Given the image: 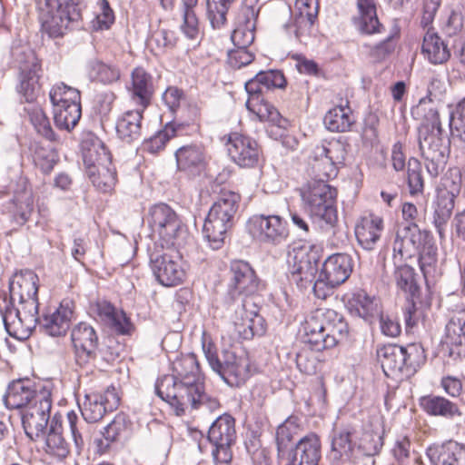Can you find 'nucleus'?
<instances>
[{
    "instance_id": "1",
    "label": "nucleus",
    "mask_w": 465,
    "mask_h": 465,
    "mask_svg": "<svg viewBox=\"0 0 465 465\" xmlns=\"http://www.w3.org/2000/svg\"><path fill=\"white\" fill-rule=\"evenodd\" d=\"M155 392L174 410L177 416L193 411L212 413L221 407L216 397L205 392L199 363L193 353L173 361V373L156 381Z\"/></svg>"
},
{
    "instance_id": "2",
    "label": "nucleus",
    "mask_w": 465,
    "mask_h": 465,
    "mask_svg": "<svg viewBox=\"0 0 465 465\" xmlns=\"http://www.w3.org/2000/svg\"><path fill=\"white\" fill-rule=\"evenodd\" d=\"M411 114L420 122L417 140L426 170L431 177H437L445 169L450 147V138L443 135L439 110L428 100H420Z\"/></svg>"
},
{
    "instance_id": "3",
    "label": "nucleus",
    "mask_w": 465,
    "mask_h": 465,
    "mask_svg": "<svg viewBox=\"0 0 465 465\" xmlns=\"http://www.w3.org/2000/svg\"><path fill=\"white\" fill-rule=\"evenodd\" d=\"M348 336V323L341 314L332 309L315 310L302 325L303 341L317 351L333 348Z\"/></svg>"
},
{
    "instance_id": "4",
    "label": "nucleus",
    "mask_w": 465,
    "mask_h": 465,
    "mask_svg": "<svg viewBox=\"0 0 465 465\" xmlns=\"http://www.w3.org/2000/svg\"><path fill=\"white\" fill-rule=\"evenodd\" d=\"M42 29L56 38L83 26V0H36Z\"/></svg>"
},
{
    "instance_id": "5",
    "label": "nucleus",
    "mask_w": 465,
    "mask_h": 465,
    "mask_svg": "<svg viewBox=\"0 0 465 465\" xmlns=\"http://www.w3.org/2000/svg\"><path fill=\"white\" fill-rule=\"evenodd\" d=\"M82 150L85 173L94 186L102 193H111L117 183V173L109 150L100 140L83 143Z\"/></svg>"
},
{
    "instance_id": "6",
    "label": "nucleus",
    "mask_w": 465,
    "mask_h": 465,
    "mask_svg": "<svg viewBox=\"0 0 465 465\" xmlns=\"http://www.w3.org/2000/svg\"><path fill=\"white\" fill-rule=\"evenodd\" d=\"M336 189L328 182L311 180L301 189V197L311 218L322 228L333 227L338 220Z\"/></svg>"
},
{
    "instance_id": "7",
    "label": "nucleus",
    "mask_w": 465,
    "mask_h": 465,
    "mask_svg": "<svg viewBox=\"0 0 465 465\" xmlns=\"http://www.w3.org/2000/svg\"><path fill=\"white\" fill-rule=\"evenodd\" d=\"M15 302L7 301V295L4 292L0 295V313L7 333L18 340H24L30 336L35 329L38 316V297L18 301Z\"/></svg>"
},
{
    "instance_id": "8",
    "label": "nucleus",
    "mask_w": 465,
    "mask_h": 465,
    "mask_svg": "<svg viewBox=\"0 0 465 465\" xmlns=\"http://www.w3.org/2000/svg\"><path fill=\"white\" fill-rule=\"evenodd\" d=\"M346 154V144L340 140H323L312 145L308 153V173L312 180L328 182L335 178Z\"/></svg>"
},
{
    "instance_id": "9",
    "label": "nucleus",
    "mask_w": 465,
    "mask_h": 465,
    "mask_svg": "<svg viewBox=\"0 0 465 465\" xmlns=\"http://www.w3.org/2000/svg\"><path fill=\"white\" fill-rule=\"evenodd\" d=\"M147 224L156 235L162 247L177 248L187 234V229L176 212L166 203H156L150 207Z\"/></svg>"
},
{
    "instance_id": "10",
    "label": "nucleus",
    "mask_w": 465,
    "mask_h": 465,
    "mask_svg": "<svg viewBox=\"0 0 465 465\" xmlns=\"http://www.w3.org/2000/svg\"><path fill=\"white\" fill-rule=\"evenodd\" d=\"M234 418L227 413L220 415L211 425L207 439L213 446L212 456L214 465H231L232 446L236 441Z\"/></svg>"
},
{
    "instance_id": "11",
    "label": "nucleus",
    "mask_w": 465,
    "mask_h": 465,
    "mask_svg": "<svg viewBox=\"0 0 465 465\" xmlns=\"http://www.w3.org/2000/svg\"><path fill=\"white\" fill-rule=\"evenodd\" d=\"M263 287L264 285L249 262L242 260L231 262L227 289V296L231 301H253L254 295Z\"/></svg>"
},
{
    "instance_id": "12",
    "label": "nucleus",
    "mask_w": 465,
    "mask_h": 465,
    "mask_svg": "<svg viewBox=\"0 0 465 465\" xmlns=\"http://www.w3.org/2000/svg\"><path fill=\"white\" fill-rule=\"evenodd\" d=\"M174 249L150 253V266L159 283L166 287L181 284L186 276L182 256Z\"/></svg>"
},
{
    "instance_id": "13",
    "label": "nucleus",
    "mask_w": 465,
    "mask_h": 465,
    "mask_svg": "<svg viewBox=\"0 0 465 465\" xmlns=\"http://www.w3.org/2000/svg\"><path fill=\"white\" fill-rule=\"evenodd\" d=\"M249 233L258 242L279 245L289 237L287 222L280 215L255 214L247 222Z\"/></svg>"
},
{
    "instance_id": "14",
    "label": "nucleus",
    "mask_w": 465,
    "mask_h": 465,
    "mask_svg": "<svg viewBox=\"0 0 465 465\" xmlns=\"http://www.w3.org/2000/svg\"><path fill=\"white\" fill-rule=\"evenodd\" d=\"M52 399L49 391H41L35 396V401L30 403L22 411V424L26 436L37 440L46 430L50 420Z\"/></svg>"
},
{
    "instance_id": "15",
    "label": "nucleus",
    "mask_w": 465,
    "mask_h": 465,
    "mask_svg": "<svg viewBox=\"0 0 465 465\" xmlns=\"http://www.w3.org/2000/svg\"><path fill=\"white\" fill-rule=\"evenodd\" d=\"M74 361L80 368H89L97 361L98 336L86 322L78 323L71 332Z\"/></svg>"
},
{
    "instance_id": "16",
    "label": "nucleus",
    "mask_w": 465,
    "mask_h": 465,
    "mask_svg": "<svg viewBox=\"0 0 465 465\" xmlns=\"http://www.w3.org/2000/svg\"><path fill=\"white\" fill-rule=\"evenodd\" d=\"M223 380L232 387H239L244 384L253 374L254 368L251 359L245 352L224 350L221 368L217 369Z\"/></svg>"
},
{
    "instance_id": "17",
    "label": "nucleus",
    "mask_w": 465,
    "mask_h": 465,
    "mask_svg": "<svg viewBox=\"0 0 465 465\" xmlns=\"http://www.w3.org/2000/svg\"><path fill=\"white\" fill-rule=\"evenodd\" d=\"M289 280L299 288H307L318 271L317 262L309 255L306 246L294 247L288 253Z\"/></svg>"
},
{
    "instance_id": "18",
    "label": "nucleus",
    "mask_w": 465,
    "mask_h": 465,
    "mask_svg": "<svg viewBox=\"0 0 465 465\" xmlns=\"http://www.w3.org/2000/svg\"><path fill=\"white\" fill-rule=\"evenodd\" d=\"M234 328L239 337L251 340L265 333L263 318L259 314V307L254 301L245 300L235 310Z\"/></svg>"
},
{
    "instance_id": "19",
    "label": "nucleus",
    "mask_w": 465,
    "mask_h": 465,
    "mask_svg": "<svg viewBox=\"0 0 465 465\" xmlns=\"http://www.w3.org/2000/svg\"><path fill=\"white\" fill-rule=\"evenodd\" d=\"M227 150L232 161L242 168L255 167L262 153L253 138L239 133L230 134Z\"/></svg>"
},
{
    "instance_id": "20",
    "label": "nucleus",
    "mask_w": 465,
    "mask_h": 465,
    "mask_svg": "<svg viewBox=\"0 0 465 465\" xmlns=\"http://www.w3.org/2000/svg\"><path fill=\"white\" fill-rule=\"evenodd\" d=\"M423 242V234L416 223L401 226L392 244L393 262H406L414 257Z\"/></svg>"
},
{
    "instance_id": "21",
    "label": "nucleus",
    "mask_w": 465,
    "mask_h": 465,
    "mask_svg": "<svg viewBox=\"0 0 465 465\" xmlns=\"http://www.w3.org/2000/svg\"><path fill=\"white\" fill-rule=\"evenodd\" d=\"M133 421L130 417L124 413H117L113 420L102 430V439H96L94 444L98 454L109 453L112 445L124 443L128 440L133 433Z\"/></svg>"
},
{
    "instance_id": "22",
    "label": "nucleus",
    "mask_w": 465,
    "mask_h": 465,
    "mask_svg": "<svg viewBox=\"0 0 465 465\" xmlns=\"http://www.w3.org/2000/svg\"><path fill=\"white\" fill-rule=\"evenodd\" d=\"M126 90L131 104L146 109L151 104L155 91L152 74L143 67L134 68Z\"/></svg>"
},
{
    "instance_id": "23",
    "label": "nucleus",
    "mask_w": 465,
    "mask_h": 465,
    "mask_svg": "<svg viewBox=\"0 0 465 465\" xmlns=\"http://www.w3.org/2000/svg\"><path fill=\"white\" fill-rule=\"evenodd\" d=\"M42 76L40 61L30 53L26 60L20 65V84L17 87L18 93L23 96L25 102H34L40 90L39 80Z\"/></svg>"
},
{
    "instance_id": "24",
    "label": "nucleus",
    "mask_w": 465,
    "mask_h": 465,
    "mask_svg": "<svg viewBox=\"0 0 465 465\" xmlns=\"http://www.w3.org/2000/svg\"><path fill=\"white\" fill-rule=\"evenodd\" d=\"M288 458L292 465H319L322 459V442L318 434L310 432L301 438L292 449Z\"/></svg>"
},
{
    "instance_id": "25",
    "label": "nucleus",
    "mask_w": 465,
    "mask_h": 465,
    "mask_svg": "<svg viewBox=\"0 0 465 465\" xmlns=\"http://www.w3.org/2000/svg\"><path fill=\"white\" fill-rule=\"evenodd\" d=\"M73 314L71 302H63L54 312L40 317L37 325L44 333L52 337H60L69 330Z\"/></svg>"
},
{
    "instance_id": "26",
    "label": "nucleus",
    "mask_w": 465,
    "mask_h": 465,
    "mask_svg": "<svg viewBox=\"0 0 465 465\" xmlns=\"http://www.w3.org/2000/svg\"><path fill=\"white\" fill-rule=\"evenodd\" d=\"M126 110L116 120L115 130L117 137L126 143L138 141L142 136L143 119L145 109L134 106Z\"/></svg>"
},
{
    "instance_id": "27",
    "label": "nucleus",
    "mask_w": 465,
    "mask_h": 465,
    "mask_svg": "<svg viewBox=\"0 0 465 465\" xmlns=\"http://www.w3.org/2000/svg\"><path fill=\"white\" fill-rule=\"evenodd\" d=\"M356 6L357 15L352 17V24L360 34L370 35L383 31L374 0H356Z\"/></svg>"
},
{
    "instance_id": "28",
    "label": "nucleus",
    "mask_w": 465,
    "mask_h": 465,
    "mask_svg": "<svg viewBox=\"0 0 465 465\" xmlns=\"http://www.w3.org/2000/svg\"><path fill=\"white\" fill-rule=\"evenodd\" d=\"M346 306L351 314L362 318L369 323L377 320L381 311L380 300L369 295L363 290L353 292L348 299Z\"/></svg>"
},
{
    "instance_id": "29",
    "label": "nucleus",
    "mask_w": 465,
    "mask_h": 465,
    "mask_svg": "<svg viewBox=\"0 0 465 465\" xmlns=\"http://www.w3.org/2000/svg\"><path fill=\"white\" fill-rule=\"evenodd\" d=\"M376 355L384 374L391 378L405 377L404 357L402 346L397 344H384L377 347Z\"/></svg>"
},
{
    "instance_id": "30",
    "label": "nucleus",
    "mask_w": 465,
    "mask_h": 465,
    "mask_svg": "<svg viewBox=\"0 0 465 465\" xmlns=\"http://www.w3.org/2000/svg\"><path fill=\"white\" fill-rule=\"evenodd\" d=\"M455 205V195L447 191H440L433 203L432 223L440 242L446 241L447 226Z\"/></svg>"
},
{
    "instance_id": "31",
    "label": "nucleus",
    "mask_w": 465,
    "mask_h": 465,
    "mask_svg": "<svg viewBox=\"0 0 465 465\" xmlns=\"http://www.w3.org/2000/svg\"><path fill=\"white\" fill-rule=\"evenodd\" d=\"M175 159L180 171L189 174L199 173L206 163V153L202 144L191 143L176 150Z\"/></svg>"
},
{
    "instance_id": "32",
    "label": "nucleus",
    "mask_w": 465,
    "mask_h": 465,
    "mask_svg": "<svg viewBox=\"0 0 465 465\" xmlns=\"http://www.w3.org/2000/svg\"><path fill=\"white\" fill-rule=\"evenodd\" d=\"M383 228V220L380 216L369 214L361 217L355 226V236L359 244L367 251L373 250Z\"/></svg>"
},
{
    "instance_id": "33",
    "label": "nucleus",
    "mask_w": 465,
    "mask_h": 465,
    "mask_svg": "<svg viewBox=\"0 0 465 465\" xmlns=\"http://www.w3.org/2000/svg\"><path fill=\"white\" fill-rule=\"evenodd\" d=\"M37 281V275L30 270L15 273L9 282V297H7V301L15 302L38 297Z\"/></svg>"
},
{
    "instance_id": "34",
    "label": "nucleus",
    "mask_w": 465,
    "mask_h": 465,
    "mask_svg": "<svg viewBox=\"0 0 465 465\" xmlns=\"http://www.w3.org/2000/svg\"><path fill=\"white\" fill-rule=\"evenodd\" d=\"M287 81L283 73L280 70L261 71L245 83V90L248 95L264 96V93L272 89H283Z\"/></svg>"
},
{
    "instance_id": "35",
    "label": "nucleus",
    "mask_w": 465,
    "mask_h": 465,
    "mask_svg": "<svg viewBox=\"0 0 465 465\" xmlns=\"http://www.w3.org/2000/svg\"><path fill=\"white\" fill-rule=\"evenodd\" d=\"M246 107L262 122H269L272 125L284 130L290 126L289 121L282 117L277 108L269 103L264 96L249 95Z\"/></svg>"
},
{
    "instance_id": "36",
    "label": "nucleus",
    "mask_w": 465,
    "mask_h": 465,
    "mask_svg": "<svg viewBox=\"0 0 465 465\" xmlns=\"http://www.w3.org/2000/svg\"><path fill=\"white\" fill-rule=\"evenodd\" d=\"M352 271V261L347 253H334L329 256L324 263L321 272L325 275L330 284L343 283L351 275Z\"/></svg>"
},
{
    "instance_id": "37",
    "label": "nucleus",
    "mask_w": 465,
    "mask_h": 465,
    "mask_svg": "<svg viewBox=\"0 0 465 465\" xmlns=\"http://www.w3.org/2000/svg\"><path fill=\"white\" fill-rule=\"evenodd\" d=\"M302 430V420L298 416H289L276 430V445L279 463L284 460L287 452L294 448L293 438Z\"/></svg>"
},
{
    "instance_id": "38",
    "label": "nucleus",
    "mask_w": 465,
    "mask_h": 465,
    "mask_svg": "<svg viewBox=\"0 0 465 465\" xmlns=\"http://www.w3.org/2000/svg\"><path fill=\"white\" fill-rule=\"evenodd\" d=\"M39 394L32 389L30 381L17 380L11 382L4 396V402L8 409L26 408L35 401V396Z\"/></svg>"
},
{
    "instance_id": "39",
    "label": "nucleus",
    "mask_w": 465,
    "mask_h": 465,
    "mask_svg": "<svg viewBox=\"0 0 465 465\" xmlns=\"http://www.w3.org/2000/svg\"><path fill=\"white\" fill-rule=\"evenodd\" d=\"M44 449L48 455L60 460L70 453L69 443L63 436L62 422L56 415L51 420Z\"/></svg>"
},
{
    "instance_id": "40",
    "label": "nucleus",
    "mask_w": 465,
    "mask_h": 465,
    "mask_svg": "<svg viewBox=\"0 0 465 465\" xmlns=\"http://www.w3.org/2000/svg\"><path fill=\"white\" fill-rule=\"evenodd\" d=\"M428 456L434 465H465V447L453 441L430 448Z\"/></svg>"
},
{
    "instance_id": "41",
    "label": "nucleus",
    "mask_w": 465,
    "mask_h": 465,
    "mask_svg": "<svg viewBox=\"0 0 465 465\" xmlns=\"http://www.w3.org/2000/svg\"><path fill=\"white\" fill-rule=\"evenodd\" d=\"M240 202L241 195L239 193L222 190L218 199L212 205L209 213L233 225Z\"/></svg>"
},
{
    "instance_id": "42",
    "label": "nucleus",
    "mask_w": 465,
    "mask_h": 465,
    "mask_svg": "<svg viewBox=\"0 0 465 465\" xmlns=\"http://www.w3.org/2000/svg\"><path fill=\"white\" fill-rule=\"evenodd\" d=\"M187 129L196 131L197 126L185 124L183 123H168L163 130L144 143V149L151 153H157L164 148L166 143L172 137L186 134Z\"/></svg>"
},
{
    "instance_id": "43",
    "label": "nucleus",
    "mask_w": 465,
    "mask_h": 465,
    "mask_svg": "<svg viewBox=\"0 0 465 465\" xmlns=\"http://www.w3.org/2000/svg\"><path fill=\"white\" fill-rule=\"evenodd\" d=\"M352 433L350 430L334 431L331 439V456L337 464L352 461L356 457Z\"/></svg>"
},
{
    "instance_id": "44",
    "label": "nucleus",
    "mask_w": 465,
    "mask_h": 465,
    "mask_svg": "<svg viewBox=\"0 0 465 465\" xmlns=\"http://www.w3.org/2000/svg\"><path fill=\"white\" fill-rule=\"evenodd\" d=\"M232 224L221 218H217L208 213L203 227L204 238L213 250L222 248L227 237L228 232L232 228Z\"/></svg>"
},
{
    "instance_id": "45",
    "label": "nucleus",
    "mask_w": 465,
    "mask_h": 465,
    "mask_svg": "<svg viewBox=\"0 0 465 465\" xmlns=\"http://www.w3.org/2000/svg\"><path fill=\"white\" fill-rule=\"evenodd\" d=\"M420 405L426 413L431 416H440L446 419H452L455 416L461 415V412L456 403L441 396L427 395L421 397L420 400Z\"/></svg>"
},
{
    "instance_id": "46",
    "label": "nucleus",
    "mask_w": 465,
    "mask_h": 465,
    "mask_svg": "<svg viewBox=\"0 0 465 465\" xmlns=\"http://www.w3.org/2000/svg\"><path fill=\"white\" fill-rule=\"evenodd\" d=\"M96 312L102 321L114 327L119 333H130L133 325L129 318L123 311H117L109 302H97Z\"/></svg>"
},
{
    "instance_id": "47",
    "label": "nucleus",
    "mask_w": 465,
    "mask_h": 465,
    "mask_svg": "<svg viewBox=\"0 0 465 465\" xmlns=\"http://www.w3.org/2000/svg\"><path fill=\"white\" fill-rule=\"evenodd\" d=\"M421 51L429 62L433 64H442L450 57V51L447 44L437 34L430 31L423 36Z\"/></svg>"
},
{
    "instance_id": "48",
    "label": "nucleus",
    "mask_w": 465,
    "mask_h": 465,
    "mask_svg": "<svg viewBox=\"0 0 465 465\" xmlns=\"http://www.w3.org/2000/svg\"><path fill=\"white\" fill-rule=\"evenodd\" d=\"M348 104L335 106L325 114L324 124L330 131L347 132L351 129L355 119Z\"/></svg>"
},
{
    "instance_id": "49",
    "label": "nucleus",
    "mask_w": 465,
    "mask_h": 465,
    "mask_svg": "<svg viewBox=\"0 0 465 465\" xmlns=\"http://www.w3.org/2000/svg\"><path fill=\"white\" fill-rule=\"evenodd\" d=\"M393 264L397 287L410 297L417 296L420 292V286L414 269L407 265L405 262H393Z\"/></svg>"
},
{
    "instance_id": "50",
    "label": "nucleus",
    "mask_w": 465,
    "mask_h": 465,
    "mask_svg": "<svg viewBox=\"0 0 465 465\" xmlns=\"http://www.w3.org/2000/svg\"><path fill=\"white\" fill-rule=\"evenodd\" d=\"M35 165L45 174H49L59 158L56 151L50 145L33 142L29 147Z\"/></svg>"
},
{
    "instance_id": "51",
    "label": "nucleus",
    "mask_w": 465,
    "mask_h": 465,
    "mask_svg": "<svg viewBox=\"0 0 465 465\" xmlns=\"http://www.w3.org/2000/svg\"><path fill=\"white\" fill-rule=\"evenodd\" d=\"M87 67L89 77L103 84H113L121 78L120 68L114 64L94 60L88 64Z\"/></svg>"
},
{
    "instance_id": "52",
    "label": "nucleus",
    "mask_w": 465,
    "mask_h": 465,
    "mask_svg": "<svg viewBox=\"0 0 465 465\" xmlns=\"http://www.w3.org/2000/svg\"><path fill=\"white\" fill-rule=\"evenodd\" d=\"M82 114L81 105L71 104L68 105L54 106V121L57 128L70 131L78 124Z\"/></svg>"
},
{
    "instance_id": "53",
    "label": "nucleus",
    "mask_w": 465,
    "mask_h": 465,
    "mask_svg": "<svg viewBox=\"0 0 465 465\" xmlns=\"http://www.w3.org/2000/svg\"><path fill=\"white\" fill-rule=\"evenodd\" d=\"M106 412H109V411L102 401L101 393L92 392L85 395L81 414L86 422H97L103 419Z\"/></svg>"
},
{
    "instance_id": "54",
    "label": "nucleus",
    "mask_w": 465,
    "mask_h": 465,
    "mask_svg": "<svg viewBox=\"0 0 465 465\" xmlns=\"http://www.w3.org/2000/svg\"><path fill=\"white\" fill-rule=\"evenodd\" d=\"M465 341V310L455 313L446 325L445 343L460 346Z\"/></svg>"
},
{
    "instance_id": "55",
    "label": "nucleus",
    "mask_w": 465,
    "mask_h": 465,
    "mask_svg": "<svg viewBox=\"0 0 465 465\" xmlns=\"http://www.w3.org/2000/svg\"><path fill=\"white\" fill-rule=\"evenodd\" d=\"M384 430H365L360 438L357 450L365 456H374L380 453L383 446Z\"/></svg>"
},
{
    "instance_id": "56",
    "label": "nucleus",
    "mask_w": 465,
    "mask_h": 465,
    "mask_svg": "<svg viewBox=\"0 0 465 465\" xmlns=\"http://www.w3.org/2000/svg\"><path fill=\"white\" fill-rule=\"evenodd\" d=\"M402 353L406 362L405 377H410L424 364L426 361L424 348L420 343H409L405 347L402 346Z\"/></svg>"
},
{
    "instance_id": "57",
    "label": "nucleus",
    "mask_w": 465,
    "mask_h": 465,
    "mask_svg": "<svg viewBox=\"0 0 465 465\" xmlns=\"http://www.w3.org/2000/svg\"><path fill=\"white\" fill-rule=\"evenodd\" d=\"M49 98L54 106L68 105L73 103L81 105L80 91L64 83H59L52 87Z\"/></svg>"
},
{
    "instance_id": "58",
    "label": "nucleus",
    "mask_w": 465,
    "mask_h": 465,
    "mask_svg": "<svg viewBox=\"0 0 465 465\" xmlns=\"http://www.w3.org/2000/svg\"><path fill=\"white\" fill-rule=\"evenodd\" d=\"M235 0H207V17L213 29H220L226 24V15Z\"/></svg>"
},
{
    "instance_id": "59",
    "label": "nucleus",
    "mask_w": 465,
    "mask_h": 465,
    "mask_svg": "<svg viewBox=\"0 0 465 465\" xmlns=\"http://www.w3.org/2000/svg\"><path fill=\"white\" fill-rule=\"evenodd\" d=\"M67 421L74 447L80 453L84 448L85 440L89 437L87 422L82 420L74 411L67 413Z\"/></svg>"
},
{
    "instance_id": "60",
    "label": "nucleus",
    "mask_w": 465,
    "mask_h": 465,
    "mask_svg": "<svg viewBox=\"0 0 465 465\" xmlns=\"http://www.w3.org/2000/svg\"><path fill=\"white\" fill-rule=\"evenodd\" d=\"M428 233L424 232V243L419 250V264L423 275L427 277L434 272L437 263V247L426 241Z\"/></svg>"
},
{
    "instance_id": "61",
    "label": "nucleus",
    "mask_w": 465,
    "mask_h": 465,
    "mask_svg": "<svg viewBox=\"0 0 465 465\" xmlns=\"http://www.w3.org/2000/svg\"><path fill=\"white\" fill-rule=\"evenodd\" d=\"M450 130L453 139H458L465 144V97L450 113Z\"/></svg>"
},
{
    "instance_id": "62",
    "label": "nucleus",
    "mask_w": 465,
    "mask_h": 465,
    "mask_svg": "<svg viewBox=\"0 0 465 465\" xmlns=\"http://www.w3.org/2000/svg\"><path fill=\"white\" fill-rule=\"evenodd\" d=\"M256 23L238 20L237 27L232 34V41L235 47H248L254 41V29Z\"/></svg>"
},
{
    "instance_id": "63",
    "label": "nucleus",
    "mask_w": 465,
    "mask_h": 465,
    "mask_svg": "<svg viewBox=\"0 0 465 465\" xmlns=\"http://www.w3.org/2000/svg\"><path fill=\"white\" fill-rule=\"evenodd\" d=\"M29 117L32 124L39 134L51 142L57 140V136L51 127L49 119L42 108H33L29 113Z\"/></svg>"
},
{
    "instance_id": "64",
    "label": "nucleus",
    "mask_w": 465,
    "mask_h": 465,
    "mask_svg": "<svg viewBox=\"0 0 465 465\" xmlns=\"http://www.w3.org/2000/svg\"><path fill=\"white\" fill-rule=\"evenodd\" d=\"M407 182L411 195L423 192L424 181L421 173V163L414 157H411L408 161Z\"/></svg>"
}]
</instances>
